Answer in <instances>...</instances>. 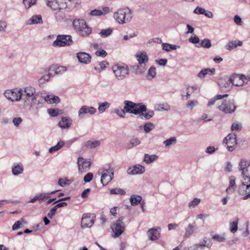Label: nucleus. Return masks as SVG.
I'll return each instance as SVG.
<instances>
[{
  "instance_id": "obj_1",
  "label": "nucleus",
  "mask_w": 250,
  "mask_h": 250,
  "mask_svg": "<svg viewBox=\"0 0 250 250\" xmlns=\"http://www.w3.org/2000/svg\"><path fill=\"white\" fill-rule=\"evenodd\" d=\"M250 166V161L242 159L239 163V169L241 171L242 184L239 188V193L240 195H245L243 200H246L250 198V174L248 168Z\"/></svg>"
},
{
  "instance_id": "obj_2",
  "label": "nucleus",
  "mask_w": 250,
  "mask_h": 250,
  "mask_svg": "<svg viewBox=\"0 0 250 250\" xmlns=\"http://www.w3.org/2000/svg\"><path fill=\"white\" fill-rule=\"evenodd\" d=\"M245 78L244 75H239L234 74L231 75L229 78L225 77L224 78H221L219 82V85L220 88L225 91H228L230 90L233 85L240 86H242L243 83H235V81L236 80L243 79Z\"/></svg>"
},
{
  "instance_id": "obj_3",
  "label": "nucleus",
  "mask_w": 250,
  "mask_h": 250,
  "mask_svg": "<svg viewBox=\"0 0 250 250\" xmlns=\"http://www.w3.org/2000/svg\"><path fill=\"white\" fill-rule=\"evenodd\" d=\"M72 24L76 32L82 37H86L91 33V28L83 19H75Z\"/></svg>"
},
{
  "instance_id": "obj_4",
  "label": "nucleus",
  "mask_w": 250,
  "mask_h": 250,
  "mask_svg": "<svg viewBox=\"0 0 250 250\" xmlns=\"http://www.w3.org/2000/svg\"><path fill=\"white\" fill-rule=\"evenodd\" d=\"M124 104L126 113L138 115L143 111H146V106L143 103H135L130 101L125 100Z\"/></svg>"
},
{
  "instance_id": "obj_5",
  "label": "nucleus",
  "mask_w": 250,
  "mask_h": 250,
  "mask_svg": "<svg viewBox=\"0 0 250 250\" xmlns=\"http://www.w3.org/2000/svg\"><path fill=\"white\" fill-rule=\"evenodd\" d=\"M98 174L101 176V183L105 186L113 179L114 170L110 164H108L100 168L98 172Z\"/></svg>"
},
{
  "instance_id": "obj_6",
  "label": "nucleus",
  "mask_w": 250,
  "mask_h": 250,
  "mask_svg": "<svg viewBox=\"0 0 250 250\" xmlns=\"http://www.w3.org/2000/svg\"><path fill=\"white\" fill-rule=\"evenodd\" d=\"M132 11L128 7L118 10L114 14L116 21L120 24L129 22L132 18Z\"/></svg>"
},
{
  "instance_id": "obj_7",
  "label": "nucleus",
  "mask_w": 250,
  "mask_h": 250,
  "mask_svg": "<svg viewBox=\"0 0 250 250\" xmlns=\"http://www.w3.org/2000/svg\"><path fill=\"white\" fill-rule=\"evenodd\" d=\"M20 88L21 90L20 92L21 100L23 101L24 106H27L29 105L32 98L36 94V89L32 86H26Z\"/></svg>"
},
{
  "instance_id": "obj_8",
  "label": "nucleus",
  "mask_w": 250,
  "mask_h": 250,
  "mask_svg": "<svg viewBox=\"0 0 250 250\" xmlns=\"http://www.w3.org/2000/svg\"><path fill=\"white\" fill-rule=\"evenodd\" d=\"M112 71L116 78L122 81L126 78L129 74L128 66L125 64H116L112 66Z\"/></svg>"
},
{
  "instance_id": "obj_9",
  "label": "nucleus",
  "mask_w": 250,
  "mask_h": 250,
  "mask_svg": "<svg viewBox=\"0 0 250 250\" xmlns=\"http://www.w3.org/2000/svg\"><path fill=\"white\" fill-rule=\"evenodd\" d=\"M237 107L235 100L231 99L224 100L222 104L218 107V109L224 113L228 114L233 113Z\"/></svg>"
},
{
  "instance_id": "obj_10",
  "label": "nucleus",
  "mask_w": 250,
  "mask_h": 250,
  "mask_svg": "<svg viewBox=\"0 0 250 250\" xmlns=\"http://www.w3.org/2000/svg\"><path fill=\"white\" fill-rule=\"evenodd\" d=\"M124 217L122 216L118 218V220L113 224L111 227L114 234L113 235V237H117L120 236L124 231L125 225L123 222Z\"/></svg>"
},
{
  "instance_id": "obj_11",
  "label": "nucleus",
  "mask_w": 250,
  "mask_h": 250,
  "mask_svg": "<svg viewBox=\"0 0 250 250\" xmlns=\"http://www.w3.org/2000/svg\"><path fill=\"white\" fill-rule=\"evenodd\" d=\"M20 88H16L13 89H7L4 92V96L12 102H18L21 100Z\"/></svg>"
},
{
  "instance_id": "obj_12",
  "label": "nucleus",
  "mask_w": 250,
  "mask_h": 250,
  "mask_svg": "<svg viewBox=\"0 0 250 250\" xmlns=\"http://www.w3.org/2000/svg\"><path fill=\"white\" fill-rule=\"evenodd\" d=\"M47 5L54 10L65 9L67 7L66 0H45Z\"/></svg>"
},
{
  "instance_id": "obj_13",
  "label": "nucleus",
  "mask_w": 250,
  "mask_h": 250,
  "mask_svg": "<svg viewBox=\"0 0 250 250\" xmlns=\"http://www.w3.org/2000/svg\"><path fill=\"white\" fill-rule=\"evenodd\" d=\"M71 36L70 35H58L56 40L53 42L54 46H64L69 45L72 43Z\"/></svg>"
},
{
  "instance_id": "obj_14",
  "label": "nucleus",
  "mask_w": 250,
  "mask_h": 250,
  "mask_svg": "<svg viewBox=\"0 0 250 250\" xmlns=\"http://www.w3.org/2000/svg\"><path fill=\"white\" fill-rule=\"evenodd\" d=\"M65 71V69L63 66L58 67V68H55L54 66H51L48 69L49 73L48 74L42 76L40 79V83H43L45 82H48L51 76L62 73V72H64Z\"/></svg>"
},
{
  "instance_id": "obj_15",
  "label": "nucleus",
  "mask_w": 250,
  "mask_h": 250,
  "mask_svg": "<svg viewBox=\"0 0 250 250\" xmlns=\"http://www.w3.org/2000/svg\"><path fill=\"white\" fill-rule=\"evenodd\" d=\"M236 135L235 134H229L223 141V144L227 145L228 151L232 152L235 148L237 145Z\"/></svg>"
},
{
  "instance_id": "obj_16",
  "label": "nucleus",
  "mask_w": 250,
  "mask_h": 250,
  "mask_svg": "<svg viewBox=\"0 0 250 250\" xmlns=\"http://www.w3.org/2000/svg\"><path fill=\"white\" fill-rule=\"evenodd\" d=\"M77 164L79 173L86 172L90 168L91 163L83 157H79L78 158Z\"/></svg>"
},
{
  "instance_id": "obj_17",
  "label": "nucleus",
  "mask_w": 250,
  "mask_h": 250,
  "mask_svg": "<svg viewBox=\"0 0 250 250\" xmlns=\"http://www.w3.org/2000/svg\"><path fill=\"white\" fill-rule=\"evenodd\" d=\"M94 222V217H91L89 214H84L81 220V227L82 229L90 228Z\"/></svg>"
},
{
  "instance_id": "obj_18",
  "label": "nucleus",
  "mask_w": 250,
  "mask_h": 250,
  "mask_svg": "<svg viewBox=\"0 0 250 250\" xmlns=\"http://www.w3.org/2000/svg\"><path fill=\"white\" fill-rule=\"evenodd\" d=\"M96 111V109L92 106L89 107L87 105H83L79 110L78 117L80 119H82L85 117L86 113L93 115L95 114Z\"/></svg>"
},
{
  "instance_id": "obj_19",
  "label": "nucleus",
  "mask_w": 250,
  "mask_h": 250,
  "mask_svg": "<svg viewBox=\"0 0 250 250\" xmlns=\"http://www.w3.org/2000/svg\"><path fill=\"white\" fill-rule=\"evenodd\" d=\"M43 96H40L39 93L36 94L34 97L32 98L30 102L29 105L30 106H35L36 109L41 108L43 106L42 101Z\"/></svg>"
},
{
  "instance_id": "obj_20",
  "label": "nucleus",
  "mask_w": 250,
  "mask_h": 250,
  "mask_svg": "<svg viewBox=\"0 0 250 250\" xmlns=\"http://www.w3.org/2000/svg\"><path fill=\"white\" fill-rule=\"evenodd\" d=\"M145 171V168L141 165H135L128 168L127 172L130 175L142 174Z\"/></svg>"
},
{
  "instance_id": "obj_21",
  "label": "nucleus",
  "mask_w": 250,
  "mask_h": 250,
  "mask_svg": "<svg viewBox=\"0 0 250 250\" xmlns=\"http://www.w3.org/2000/svg\"><path fill=\"white\" fill-rule=\"evenodd\" d=\"M160 230V227L149 229L147 231V235L149 239L152 241L158 239L160 237L159 232Z\"/></svg>"
},
{
  "instance_id": "obj_22",
  "label": "nucleus",
  "mask_w": 250,
  "mask_h": 250,
  "mask_svg": "<svg viewBox=\"0 0 250 250\" xmlns=\"http://www.w3.org/2000/svg\"><path fill=\"white\" fill-rule=\"evenodd\" d=\"M72 120L69 117H62L58 126L62 129H68L71 125Z\"/></svg>"
},
{
  "instance_id": "obj_23",
  "label": "nucleus",
  "mask_w": 250,
  "mask_h": 250,
  "mask_svg": "<svg viewBox=\"0 0 250 250\" xmlns=\"http://www.w3.org/2000/svg\"><path fill=\"white\" fill-rule=\"evenodd\" d=\"M79 61L82 63L88 64L90 62L91 57L90 55L85 52H79L77 54Z\"/></svg>"
},
{
  "instance_id": "obj_24",
  "label": "nucleus",
  "mask_w": 250,
  "mask_h": 250,
  "mask_svg": "<svg viewBox=\"0 0 250 250\" xmlns=\"http://www.w3.org/2000/svg\"><path fill=\"white\" fill-rule=\"evenodd\" d=\"M198 229L196 224L195 222L189 224L187 227L185 229V232L184 237L188 238L193 234L195 231Z\"/></svg>"
},
{
  "instance_id": "obj_25",
  "label": "nucleus",
  "mask_w": 250,
  "mask_h": 250,
  "mask_svg": "<svg viewBox=\"0 0 250 250\" xmlns=\"http://www.w3.org/2000/svg\"><path fill=\"white\" fill-rule=\"evenodd\" d=\"M215 68H204L199 72L197 77L201 79H203L207 75H213L215 74Z\"/></svg>"
},
{
  "instance_id": "obj_26",
  "label": "nucleus",
  "mask_w": 250,
  "mask_h": 250,
  "mask_svg": "<svg viewBox=\"0 0 250 250\" xmlns=\"http://www.w3.org/2000/svg\"><path fill=\"white\" fill-rule=\"evenodd\" d=\"M42 22V16L40 15H35L32 16L29 19H28L26 21V24L27 25L41 24Z\"/></svg>"
},
{
  "instance_id": "obj_27",
  "label": "nucleus",
  "mask_w": 250,
  "mask_h": 250,
  "mask_svg": "<svg viewBox=\"0 0 250 250\" xmlns=\"http://www.w3.org/2000/svg\"><path fill=\"white\" fill-rule=\"evenodd\" d=\"M243 45V42L239 40H235L229 42L225 46V48L227 50H231L238 46H241Z\"/></svg>"
},
{
  "instance_id": "obj_28",
  "label": "nucleus",
  "mask_w": 250,
  "mask_h": 250,
  "mask_svg": "<svg viewBox=\"0 0 250 250\" xmlns=\"http://www.w3.org/2000/svg\"><path fill=\"white\" fill-rule=\"evenodd\" d=\"M136 57L140 64H142L143 63L145 64L148 61V56L146 53L145 52H140L137 54Z\"/></svg>"
},
{
  "instance_id": "obj_29",
  "label": "nucleus",
  "mask_w": 250,
  "mask_h": 250,
  "mask_svg": "<svg viewBox=\"0 0 250 250\" xmlns=\"http://www.w3.org/2000/svg\"><path fill=\"white\" fill-rule=\"evenodd\" d=\"M43 99L49 104H57L60 102L59 97L52 95H47L43 97Z\"/></svg>"
},
{
  "instance_id": "obj_30",
  "label": "nucleus",
  "mask_w": 250,
  "mask_h": 250,
  "mask_svg": "<svg viewBox=\"0 0 250 250\" xmlns=\"http://www.w3.org/2000/svg\"><path fill=\"white\" fill-rule=\"evenodd\" d=\"M58 190L52 191L51 192L39 193L37 194L38 201L40 203L48 199L50 197L51 194H53L57 192Z\"/></svg>"
},
{
  "instance_id": "obj_31",
  "label": "nucleus",
  "mask_w": 250,
  "mask_h": 250,
  "mask_svg": "<svg viewBox=\"0 0 250 250\" xmlns=\"http://www.w3.org/2000/svg\"><path fill=\"white\" fill-rule=\"evenodd\" d=\"M158 158V156L155 154L149 155L148 154H145L143 161L147 164H149L155 161Z\"/></svg>"
},
{
  "instance_id": "obj_32",
  "label": "nucleus",
  "mask_w": 250,
  "mask_h": 250,
  "mask_svg": "<svg viewBox=\"0 0 250 250\" xmlns=\"http://www.w3.org/2000/svg\"><path fill=\"white\" fill-rule=\"evenodd\" d=\"M23 171V167L21 163H18L12 168V173L14 175H18L22 173Z\"/></svg>"
},
{
  "instance_id": "obj_33",
  "label": "nucleus",
  "mask_w": 250,
  "mask_h": 250,
  "mask_svg": "<svg viewBox=\"0 0 250 250\" xmlns=\"http://www.w3.org/2000/svg\"><path fill=\"white\" fill-rule=\"evenodd\" d=\"M108 63L105 61L98 62L94 67V69L98 72L100 73L104 70Z\"/></svg>"
},
{
  "instance_id": "obj_34",
  "label": "nucleus",
  "mask_w": 250,
  "mask_h": 250,
  "mask_svg": "<svg viewBox=\"0 0 250 250\" xmlns=\"http://www.w3.org/2000/svg\"><path fill=\"white\" fill-rule=\"evenodd\" d=\"M142 198L141 196L138 195H132L130 198L131 205L135 206L138 205L141 201Z\"/></svg>"
},
{
  "instance_id": "obj_35",
  "label": "nucleus",
  "mask_w": 250,
  "mask_h": 250,
  "mask_svg": "<svg viewBox=\"0 0 250 250\" xmlns=\"http://www.w3.org/2000/svg\"><path fill=\"white\" fill-rule=\"evenodd\" d=\"M235 187V178L233 177H231L229 180V185L226 189V192L228 194L232 193L234 191Z\"/></svg>"
},
{
  "instance_id": "obj_36",
  "label": "nucleus",
  "mask_w": 250,
  "mask_h": 250,
  "mask_svg": "<svg viewBox=\"0 0 250 250\" xmlns=\"http://www.w3.org/2000/svg\"><path fill=\"white\" fill-rule=\"evenodd\" d=\"M228 96V94H224V95H217L214 97L211 98L210 100V101L208 103L207 105L208 106H211L213 105L216 101L222 99L224 98H226Z\"/></svg>"
},
{
  "instance_id": "obj_37",
  "label": "nucleus",
  "mask_w": 250,
  "mask_h": 250,
  "mask_svg": "<svg viewBox=\"0 0 250 250\" xmlns=\"http://www.w3.org/2000/svg\"><path fill=\"white\" fill-rule=\"evenodd\" d=\"M100 144V142L98 140L88 141L85 142V146L87 148H94L98 146Z\"/></svg>"
},
{
  "instance_id": "obj_38",
  "label": "nucleus",
  "mask_w": 250,
  "mask_h": 250,
  "mask_svg": "<svg viewBox=\"0 0 250 250\" xmlns=\"http://www.w3.org/2000/svg\"><path fill=\"white\" fill-rule=\"evenodd\" d=\"M156 74V68L154 66H151L148 70L146 79L148 80H151L155 77Z\"/></svg>"
},
{
  "instance_id": "obj_39",
  "label": "nucleus",
  "mask_w": 250,
  "mask_h": 250,
  "mask_svg": "<svg viewBox=\"0 0 250 250\" xmlns=\"http://www.w3.org/2000/svg\"><path fill=\"white\" fill-rule=\"evenodd\" d=\"M140 117H144L145 119L149 120L151 118H152L154 115V112L153 110H148L146 111H143L140 114H139Z\"/></svg>"
},
{
  "instance_id": "obj_40",
  "label": "nucleus",
  "mask_w": 250,
  "mask_h": 250,
  "mask_svg": "<svg viewBox=\"0 0 250 250\" xmlns=\"http://www.w3.org/2000/svg\"><path fill=\"white\" fill-rule=\"evenodd\" d=\"M140 117H144L145 119L149 120L151 118H152L154 115V112L153 110H148L146 111H143L140 114H139Z\"/></svg>"
},
{
  "instance_id": "obj_41",
  "label": "nucleus",
  "mask_w": 250,
  "mask_h": 250,
  "mask_svg": "<svg viewBox=\"0 0 250 250\" xmlns=\"http://www.w3.org/2000/svg\"><path fill=\"white\" fill-rule=\"evenodd\" d=\"M177 48H179V46L176 45H172L167 43H163L162 44V49L167 52L170 50H175Z\"/></svg>"
},
{
  "instance_id": "obj_42",
  "label": "nucleus",
  "mask_w": 250,
  "mask_h": 250,
  "mask_svg": "<svg viewBox=\"0 0 250 250\" xmlns=\"http://www.w3.org/2000/svg\"><path fill=\"white\" fill-rule=\"evenodd\" d=\"M64 145V142L63 141H60L57 144L49 148V151L50 153H53L61 148Z\"/></svg>"
},
{
  "instance_id": "obj_43",
  "label": "nucleus",
  "mask_w": 250,
  "mask_h": 250,
  "mask_svg": "<svg viewBox=\"0 0 250 250\" xmlns=\"http://www.w3.org/2000/svg\"><path fill=\"white\" fill-rule=\"evenodd\" d=\"M110 104L107 102L99 104L98 111L100 113H102L105 111L106 109L109 107Z\"/></svg>"
},
{
  "instance_id": "obj_44",
  "label": "nucleus",
  "mask_w": 250,
  "mask_h": 250,
  "mask_svg": "<svg viewBox=\"0 0 250 250\" xmlns=\"http://www.w3.org/2000/svg\"><path fill=\"white\" fill-rule=\"evenodd\" d=\"M238 219L236 218L229 224L230 230L232 233H235L238 229Z\"/></svg>"
},
{
  "instance_id": "obj_45",
  "label": "nucleus",
  "mask_w": 250,
  "mask_h": 250,
  "mask_svg": "<svg viewBox=\"0 0 250 250\" xmlns=\"http://www.w3.org/2000/svg\"><path fill=\"white\" fill-rule=\"evenodd\" d=\"M112 29L108 28L105 29H102L99 33V34L102 38H106L111 34L112 33Z\"/></svg>"
},
{
  "instance_id": "obj_46",
  "label": "nucleus",
  "mask_w": 250,
  "mask_h": 250,
  "mask_svg": "<svg viewBox=\"0 0 250 250\" xmlns=\"http://www.w3.org/2000/svg\"><path fill=\"white\" fill-rule=\"evenodd\" d=\"M140 144V141L139 139L136 137H134L130 140L129 143L128 144V148H131L137 146Z\"/></svg>"
},
{
  "instance_id": "obj_47",
  "label": "nucleus",
  "mask_w": 250,
  "mask_h": 250,
  "mask_svg": "<svg viewBox=\"0 0 250 250\" xmlns=\"http://www.w3.org/2000/svg\"><path fill=\"white\" fill-rule=\"evenodd\" d=\"M67 3V7L68 9L70 8V6H73L74 7H77L78 5H80L81 0H66ZM64 2H66V1H64Z\"/></svg>"
},
{
  "instance_id": "obj_48",
  "label": "nucleus",
  "mask_w": 250,
  "mask_h": 250,
  "mask_svg": "<svg viewBox=\"0 0 250 250\" xmlns=\"http://www.w3.org/2000/svg\"><path fill=\"white\" fill-rule=\"evenodd\" d=\"M200 45L202 47L209 48L211 46V42L209 39H205L201 41Z\"/></svg>"
},
{
  "instance_id": "obj_49",
  "label": "nucleus",
  "mask_w": 250,
  "mask_h": 250,
  "mask_svg": "<svg viewBox=\"0 0 250 250\" xmlns=\"http://www.w3.org/2000/svg\"><path fill=\"white\" fill-rule=\"evenodd\" d=\"M177 140L175 137H172L168 139H167L164 141L163 143L166 146H169L172 144H174L176 143Z\"/></svg>"
},
{
  "instance_id": "obj_50",
  "label": "nucleus",
  "mask_w": 250,
  "mask_h": 250,
  "mask_svg": "<svg viewBox=\"0 0 250 250\" xmlns=\"http://www.w3.org/2000/svg\"><path fill=\"white\" fill-rule=\"evenodd\" d=\"M37 0H23V3L26 9H29L36 4Z\"/></svg>"
},
{
  "instance_id": "obj_51",
  "label": "nucleus",
  "mask_w": 250,
  "mask_h": 250,
  "mask_svg": "<svg viewBox=\"0 0 250 250\" xmlns=\"http://www.w3.org/2000/svg\"><path fill=\"white\" fill-rule=\"evenodd\" d=\"M110 193L111 194H120V195H124L125 194V191L120 188H115L110 190Z\"/></svg>"
},
{
  "instance_id": "obj_52",
  "label": "nucleus",
  "mask_w": 250,
  "mask_h": 250,
  "mask_svg": "<svg viewBox=\"0 0 250 250\" xmlns=\"http://www.w3.org/2000/svg\"><path fill=\"white\" fill-rule=\"evenodd\" d=\"M24 223H25V221L23 218H21L19 221H16L12 226V230H16L19 229Z\"/></svg>"
},
{
  "instance_id": "obj_53",
  "label": "nucleus",
  "mask_w": 250,
  "mask_h": 250,
  "mask_svg": "<svg viewBox=\"0 0 250 250\" xmlns=\"http://www.w3.org/2000/svg\"><path fill=\"white\" fill-rule=\"evenodd\" d=\"M200 199L195 198L192 201L188 203V207L189 208H194L197 206L200 203Z\"/></svg>"
},
{
  "instance_id": "obj_54",
  "label": "nucleus",
  "mask_w": 250,
  "mask_h": 250,
  "mask_svg": "<svg viewBox=\"0 0 250 250\" xmlns=\"http://www.w3.org/2000/svg\"><path fill=\"white\" fill-rule=\"evenodd\" d=\"M154 128V125L151 123H148L145 124L144 125V129L146 133L149 132Z\"/></svg>"
},
{
  "instance_id": "obj_55",
  "label": "nucleus",
  "mask_w": 250,
  "mask_h": 250,
  "mask_svg": "<svg viewBox=\"0 0 250 250\" xmlns=\"http://www.w3.org/2000/svg\"><path fill=\"white\" fill-rule=\"evenodd\" d=\"M114 113L121 118H125L126 111H125V108L123 109L119 108L114 110Z\"/></svg>"
},
{
  "instance_id": "obj_56",
  "label": "nucleus",
  "mask_w": 250,
  "mask_h": 250,
  "mask_svg": "<svg viewBox=\"0 0 250 250\" xmlns=\"http://www.w3.org/2000/svg\"><path fill=\"white\" fill-rule=\"evenodd\" d=\"M47 112L51 117H56L59 114L58 109L49 108L47 109Z\"/></svg>"
},
{
  "instance_id": "obj_57",
  "label": "nucleus",
  "mask_w": 250,
  "mask_h": 250,
  "mask_svg": "<svg viewBox=\"0 0 250 250\" xmlns=\"http://www.w3.org/2000/svg\"><path fill=\"white\" fill-rule=\"evenodd\" d=\"M70 183V181L66 178L64 179H60L58 181V185L62 187H64L66 185H69Z\"/></svg>"
},
{
  "instance_id": "obj_58",
  "label": "nucleus",
  "mask_w": 250,
  "mask_h": 250,
  "mask_svg": "<svg viewBox=\"0 0 250 250\" xmlns=\"http://www.w3.org/2000/svg\"><path fill=\"white\" fill-rule=\"evenodd\" d=\"M242 124L238 123L237 122L233 123L232 124L231 126V130H232V131H234V130L240 131L242 129Z\"/></svg>"
},
{
  "instance_id": "obj_59",
  "label": "nucleus",
  "mask_w": 250,
  "mask_h": 250,
  "mask_svg": "<svg viewBox=\"0 0 250 250\" xmlns=\"http://www.w3.org/2000/svg\"><path fill=\"white\" fill-rule=\"evenodd\" d=\"M212 238L219 242H224L226 239L224 235H220L219 234H214L212 235Z\"/></svg>"
},
{
  "instance_id": "obj_60",
  "label": "nucleus",
  "mask_w": 250,
  "mask_h": 250,
  "mask_svg": "<svg viewBox=\"0 0 250 250\" xmlns=\"http://www.w3.org/2000/svg\"><path fill=\"white\" fill-rule=\"evenodd\" d=\"M158 109L159 111H169L170 110V106L167 104H158Z\"/></svg>"
},
{
  "instance_id": "obj_61",
  "label": "nucleus",
  "mask_w": 250,
  "mask_h": 250,
  "mask_svg": "<svg viewBox=\"0 0 250 250\" xmlns=\"http://www.w3.org/2000/svg\"><path fill=\"white\" fill-rule=\"evenodd\" d=\"M212 120L211 118H208V115L207 114L204 113L201 117L197 120L198 122L201 121H203L204 122H207L208 121H210Z\"/></svg>"
},
{
  "instance_id": "obj_62",
  "label": "nucleus",
  "mask_w": 250,
  "mask_h": 250,
  "mask_svg": "<svg viewBox=\"0 0 250 250\" xmlns=\"http://www.w3.org/2000/svg\"><path fill=\"white\" fill-rule=\"evenodd\" d=\"M93 175L92 173L89 172L86 174L83 178V181L85 183L90 182L93 179Z\"/></svg>"
},
{
  "instance_id": "obj_63",
  "label": "nucleus",
  "mask_w": 250,
  "mask_h": 250,
  "mask_svg": "<svg viewBox=\"0 0 250 250\" xmlns=\"http://www.w3.org/2000/svg\"><path fill=\"white\" fill-rule=\"evenodd\" d=\"M193 12L196 14H203L205 12V9L200 6H197L194 10Z\"/></svg>"
},
{
  "instance_id": "obj_64",
  "label": "nucleus",
  "mask_w": 250,
  "mask_h": 250,
  "mask_svg": "<svg viewBox=\"0 0 250 250\" xmlns=\"http://www.w3.org/2000/svg\"><path fill=\"white\" fill-rule=\"evenodd\" d=\"M57 208H55V206L51 208L49 211L47 213V217L50 218L52 219L53 217V216L55 214L56 212Z\"/></svg>"
}]
</instances>
